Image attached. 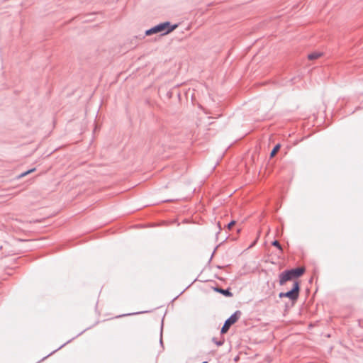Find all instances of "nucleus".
<instances>
[{"label":"nucleus","mask_w":363,"mask_h":363,"mask_svg":"<svg viewBox=\"0 0 363 363\" xmlns=\"http://www.w3.org/2000/svg\"><path fill=\"white\" fill-rule=\"evenodd\" d=\"M279 298H284V297H286V292H281V293H279Z\"/></svg>","instance_id":"12"},{"label":"nucleus","mask_w":363,"mask_h":363,"mask_svg":"<svg viewBox=\"0 0 363 363\" xmlns=\"http://www.w3.org/2000/svg\"><path fill=\"white\" fill-rule=\"evenodd\" d=\"M2 248H3V246L0 245V250H1Z\"/></svg>","instance_id":"17"},{"label":"nucleus","mask_w":363,"mask_h":363,"mask_svg":"<svg viewBox=\"0 0 363 363\" xmlns=\"http://www.w3.org/2000/svg\"><path fill=\"white\" fill-rule=\"evenodd\" d=\"M300 292L299 281H295L291 290L286 292V298H289L292 301H295L298 298Z\"/></svg>","instance_id":"4"},{"label":"nucleus","mask_w":363,"mask_h":363,"mask_svg":"<svg viewBox=\"0 0 363 363\" xmlns=\"http://www.w3.org/2000/svg\"><path fill=\"white\" fill-rule=\"evenodd\" d=\"M177 27L178 24H171L169 21H164L146 30L143 38L155 33H161V35H164L170 33Z\"/></svg>","instance_id":"1"},{"label":"nucleus","mask_w":363,"mask_h":363,"mask_svg":"<svg viewBox=\"0 0 363 363\" xmlns=\"http://www.w3.org/2000/svg\"><path fill=\"white\" fill-rule=\"evenodd\" d=\"M212 341L217 345L221 346L224 343V339L221 338L220 340H218L216 337H213Z\"/></svg>","instance_id":"9"},{"label":"nucleus","mask_w":363,"mask_h":363,"mask_svg":"<svg viewBox=\"0 0 363 363\" xmlns=\"http://www.w3.org/2000/svg\"><path fill=\"white\" fill-rule=\"evenodd\" d=\"M272 245L276 247L281 252H283L282 247L278 240H275L272 241Z\"/></svg>","instance_id":"8"},{"label":"nucleus","mask_w":363,"mask_h":363,"mask_svg":"<svg viewBox=\"0 0 363 363\" xmlns=\"http://www.w3.org/2000/svg\"><path fill=\"white\" fill-rule=\"evenodd\" d=\"M201 363H208V362H206V361H204V362H201Z\"/></svg>","instance_id":"18"},{"label":"nucleus","mask_w":363,"mask_h":363,"mask_svg":"<svg viewBox=\"0 0 363 363\" xmlns=\"http://www.w3.org/2000/svg\"><path fill=\"white\" fill-rule=\"evenodd\" d=\"M306 271L305 267H299L283 271L279 275V285L283 286L286 281L301 277Z\"/></svg>","instance_id":"2"},{"label":"nucleus","mask_w":363,"mask_h":363,"mask_svg":"<svg viewBox=\"0 0 363 363\" xmlns=\"http://www.w3.org/2000/svg\"><path fill=\"white\" fill-rule=\"evenodd\" d=\"M143 313V312L132 313H128V314H127V315H131L140 314V313Z\"/></svg>","instance_id":"13"},{"label":"nucleus","mask_w":363,"mask_h":363,"mask_svg":"<svg viewBox=\"0 0 363 363\" xmlns=\"http://www.w3.org/2000/svg\"><path fill=\"white\" fill-rule=\"evenodd\" d=\"M281 147V145L280 144H277L274 147L273 149L272 150L271 152H270V157L272 158L274 157L277 152L279 150Z\"/></svg>","instance_id":"7"},{"label":"nucleus","mask_w":363,"mask_h":363,"mask_svg":"<svg viewBox=\"0 0 363 363\" xmlns=\"http://www.w3.org/2000/svg\"><path fill=\"white\" fill-rule=\"evenodd\" d=\"M240 311H235L228 319L225 320L223 327L221 328L220 333H226L228 331L230 327L238 320V319L240 318Z\"/></svg>","instance_id":"3"},{"label":"nucleus","mask_w":363,"mask_h":363,"mask_svg":"<svg viewBox=\"0 0 363 363\" xmlns=\"http://www.w3.org/2000/svg\"><path fill=\"white\" fill-rule=\"evenodd\" d=\"M66 345V343L63 344L62 346H60V347H59L57 350H59V349L62 348V347L64 345Z\"/></svg>","instance_id":"15"},{"label":"nucleus","mask_w":363,"mask_h":363,"mask_svg":"<svg viewBox=\"0 0 363 363\" xmlns=\"http://www.w3.org/2000/svg\"><path fill=\"white\" fill-rule=\"evenodd\" d=\"M322 55V53L321 52H312V53H310L308 55V58L311 60H315V59H318L319 57H320Z\"/></svg>","instance_id":"6"},{"label":"nucleus","mask_w":363,"mask_h":363,"mask_svg":"<svg viewBox=\"0 0 363 363\" xmlns=\"http://www.w3.org/2000/svg\"><path fill=\"white\" fill-rule=\"evenodd\" d=\"M35 170V168L30 169H29V170H28V171H26V172H23L22 174H21L19 175V177H24V176H26V175L28 174L29 173L34 172Z\"/></svg>","instance_id":"10"},{"label":"nucleus","mask_w":363,"mask_h":363,"mask_svg":"<svg viewBox=\"0 0 363 363\" xmlns=\"http://www.w3.org/2000/svg\"><path fill=\"white\" fill-rule=\"evenodd\" d=\"M235 224V220H231L228 225H227V228L228 229H231V228Z\"/></svg>","instance_id":"11"},{"label":"nucleus","mask_w":363,"mask_h":363,"mask_svg":"<svg viewBox=\"0 0 363 363\" xmlns=\"http://www.w3.org/2000/svg\"><path fill=\"white\" fill-rule=\"evenodd\" d=\"M214 291L221 294L222 295L225 296V297L233 296V293L230 291V289H221L219 287H215Z\"/></svg>","instance_id":"5"},{"label":"nucleus","mask_w":363,"mask_h":363,"mask_svg":"<svg viewBox=\"0 0 363 363\" xmlns=\"http://www.w3.org/2000/svg\"><path fill=\"white\" fill-rule=\"evenodd\" d=\"M218 227H219V229H220V228H221V227H220V222H218Z\"/></svg>","instance_id":"16"},{"label":"nucleus","mask_w":363,"mask_h":363,"mask_svg":"<svg viewBox=\"0 0 363 363\" xmlns=\"http://www.w3.org/2000/svg\"><path fill=\"white\" fill-rule=\"evenodd\" d=\"M160 344H161V345H162V337H160Z\"/></svg>","instance_id":"14"}]
</instances>
